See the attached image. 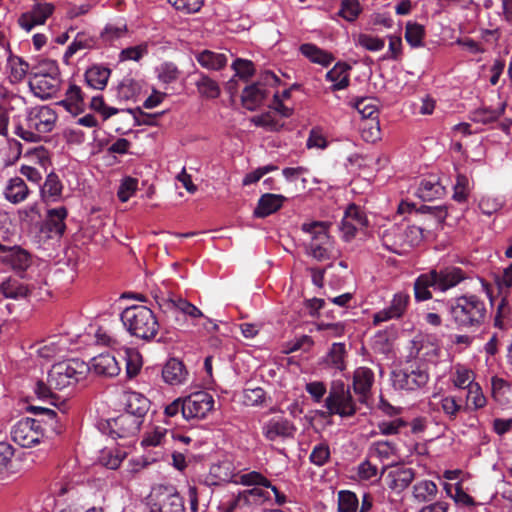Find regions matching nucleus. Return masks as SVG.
Masks as SVG:
<instances>
[{
  "instance_id": "12",
  "label": "nucleus",
  "mask_w": 512,
  "mask_h": 512,
  "mask_svg": "<svg viewBox=\"0 0 512 512\" xmlns=\"http://www.w3.org/2000/svg\"><path fill=\"white\" fill-rule=\"evenodd\" d=\"M155 299L159 308L165 313L179 311L192 319L204 317L199 308L180 296L169 293L167 296H155Z\"/></svg>"
},
{
  "instance_id": "39",
  "label": "nucleus",
  "mask_w": 512,
  "mask_h": 512,
  "mask_svg": "<svg viewBox=\"0 0 512 512\" xmlns=\"http://www.w3.org/2000/svg\"><path fill=\"white\" fill-rule=\"evenodd\" d=\"M96 45L97 39L94 36H91L85 32L77 33L74 40L67 47V50L64 54L65 62H68V59L71 58L77 52L82 50H91L95 48Z\"/></svg>"
},
{
  "instance_id": "26",
  "label": "nucleus",
  "mask_w": 512,
  "mask_h": 512,
  "mask_svg": "<svg viewBox=\"0 0 512 512\" xmlns=\"http://www.w3.org/2000/svg\"><path fill=\"white\" fill-rule=\"evenodd\" d=\"M150 408V401L144 395L138 392H128L125 394V413L135 416L143 423L144 417Z\"/></svg>"
},
{
  "instance_id": "42",
  "label": "nucleus",
  "mask_w": 512,
  "mask_h": 512,
  "mask_svg": "<svg viewBox=\"0 0 512 512\" xmlns=\"http://www.w3.org/2000/svg\"><path fill=\"white\" fill-rule=\"evenodd\" d=\"M198 63L209 70H221L227 64L225 54L216 53L210 50H203L196 55Z\"/></svg>"
},
{
  "instance_id": "46",
  "label": "nucleus",
  "mask_w": 512,
  "mask_h": 512,
  "mask_svg": "<svg viewBox=\"0 0 512 512\" xmlns=\"http://www.w3.org/2000/svg\"><path fill=\"white\" fill-rule=\"evenodd\" d=\"M349 67L346 64L337 63L331 70L326 73V79L332 82V91L344 89L349 84L348 78Z\"/></svg>"
},
{
  "instance_id": "1",
  "label": "nucleus",
  "mask_w": 512,
  "mask_h": 512,
  "mask_svg": "<svg viewBox=\"0 0 512 512\" xmlns=\"http://www.w3.org/2000/svg\"><path fill=\"white\" fill-rule=\"evenodd\" d=\"M449 320L461 331L479 329L487 318V307L484 300L475 294H463L447 303Z\"/></svg>"
},
{
  "instance_id": "40",
  "label": "nucleus",
  "mask_w": 512,
  "mask_h": 512,
  "mask_svg": "<svg viewBox=\"0 0 512 512\" xmlns=\"http://www.w3.org/2000/svg\"><path fill=\"white\" fill-rule=\"evenodd\" d=\"M331 223L325 221H313L302 224V231L311 235V242L329 244L330 236L328 230Z\"/></svg>"
},
{
  "instance_id": "14",
  "label": "nucleus",
  "mask_w": 512,
  "mask_h": 512,
  "mask_svg": "<svg viewBox=\"0 0 512 512\" xmlns=\"http://www.w3.org/2000/svg\"><path fill=\"white\" fill-rule=\"evenodd\" d=\"M109 427V433L113 438H129L134 437L140 430L142 422L126 414L125 412L116 418H113L107 422Z\"/></svg>"
},
{
  "instance_id": "13",
  "label": "nucleus",
  "mask_w": 512,
  "mask_h": 512,
  "mask_svg": "<svg viewBox=\"0 0 512 512\" xmlns=\"http://www.w3.org/2000/svg\"><path fill=\"white\" fill-rule=\"evenodd\" d=\"M230 482L240 483L245 486H262L264 489H270L274 494L275 504L283 506L287 503V496L278 489L277 486L273 485L272 482L258 471H251L239 476V479H234L232 476L228 479Z\"/></svg>"
},
{
  "instance_id": "61",
  "label": "nucleus",
  "mask_w": 512,
  "mask_h": 512,
  "mask_svg": "<svg viewBox=\"0 0 512 512\" xmlns=\"http://www.w3.org/2000/svg\"><path fill=\"white\" fill-rule=\"evenodd\" d=\"M494 281L500 294L507 293L512 287V263L502 273L496 274Z\"/></svg>"
},
{
  "instance_id": "48",
  "label": "nucleus",
  "mask_w": 512,
  "mask_h": 512,
  "mask_svg": "<svg viewBox=\"0 0 512 512\" xmlns=\"http://www.w3.org/2000/svg\"><path fill=\"white\" fill-rule=\"evenodd\" d=\"M35 421L41 422L43 435L45 434H60L62 432L61 418L58 417L54 410H45L44 415Z\"/></svg>"
},
{
  "instance_id": "25",
  "label": "nucleus",
  "mask_w": 512,
  "mask_h": 512,
  "mask_svg": "<svg viewBox=\"0 0 512 512\" xmlns=\"http://www.w3.org/2000/svg\"><path fill=\"white\" fill-rule=\"evenodd\" d=\"M34 288L33 285L24 284L17 278L8 277L0 283V294L6 299H25Z\"/></svg>"
},
{
  "instance_id": "59",
  "label": "nucleus",
  "mask_w": 512,
  "mask_h": 512,
  "mask_svg": "<svg viewBox=\"0 0 512 512\" xmlns=\"http://www.w3.org/2000/svg\"><path fill=\"white\" fill-rule=\"evenodd\" d=\"M311 463L316 466L325 465L330 459V448L326 443H319L314 446L309 456Z\"/></svg>"
},
{
  "instance_id": "50",
  "label": "nucleus",
  "mask_w": 512,
  "mask_h": 512,
  "mask_svg": "<svg viewBox=\"0 0 512 512\" xmlns=\"http://www.w3.org/2000/svg\"><path fill=\"white\" fill-rule=\"evenodd\" d=\"M60 75V70L56 61L51 59H42L37 64L31 66L29 78L50 77Z\"/></svg>"
},
{
  "instance_id": "6",
  "label": "nucleus",
  "mask_w": 512,
  "mask_h": 512,
  "mask_svg": "<svg viewBox=\"0 0 512 512\" xmlns=\"http://www.w3.org/2000/svg\"><path fill=\"white\" fill-rule=\"evenodd\" d=\"M325 407L330 415L351 417L356 413V403L351 395L349 386L340 380L331 383Z\"/></svg>"
},
{
  "instance_id": "35",
  "label": "nucleus",
  "mask_w": 512,
  "mask_h": 512,
  "mask_svg": "<svg viewBox=\"0 0 512 512\" xmlns=\"http://www.w3.org/2000/svg\"><path fill=\"white\" fill-rule=\"evenodd\" d=\"M68 350V339L64 336L52 337L38 349L40 357L50 359L61 356Z\"/></svg>"
},
{
  "instance_id": "10",
  "label": "nucleus",
  "mask_w": 512,
  "mask_h": 512,
  "mask_svg": "<svg viewBox=\"0 0 512 512\" xmlns=\"http://www.w3.org/2000/svg\"><path fill=\"white\" fill-rule=\"evenodd\" d=\"M185 419H205L214 408V398L206 391H197L184 397Z\"/></svg>"
},
{
  "instance_id": "32",
  "label": "nucleus",
  "mask_w": 512,
  "mask_h": 512,
  "mask_svg": "<svg viewBox=\"0 0 512 512\" xmlns=\"http://www.w3.org/2000/svg\"><path fill=\"white\" fill-rule=\"evenodd\" d=\"M111 70L102 65H93L85 71L84 78L88 88L103 90L108 83Z\"/></svg>"
},
{
  "instance_id": "16",
  "label": "nucleus",
  "mask_w": 512,
  "mask_h": 512,
  "mask_svg": "<svg viewBox=\"0 0 512 512\" xmlns=\"http://www.w3.org/2000/svg\"><path fill=\"white\" fill-rule=\"evenodd\" d=\"M53 11V4L37 3L32 7L31 11L25 12L19 17L18 24L21 28L29 32L35 26L43 25L52 15Z\"/></svg>"
},
{
  "instance_id": "2",
  "label": "nucleus",
  "mask_w": 512,
  "mask_h": 512,
  "mask_svg": "<svg viewBox=\"0 0 512 512\" xmlns=\"http://www.w3.org/2000/svg\"><path fill=\"white\" fill-rule=\"evenodd\" d=\"M121 321L130 335L145 341L153 340L160 327L153 311L142 305L125 308L121 313Z\"/></svg>"
},
{
  "instance_id": "51",
  "label": "nucleus",
  "mask_w": 512,
  "mask_h": 512,
  "mask_svg": "<svg viewBox=\"0 0 512 512\" xmlns=\"http://www.w3.org/2000/svg\"><path fill=\"white\" fill-rule=\"evenodd\" d=\"M467 407L477 410L483 408L486 405V397L484 396L482 389L478 383L469 382L467 385Z\"/></svg>"
},
{
  "instance_id": "43",
  "label": "nucleus",
  "mask_w": 512,
  "mask_h": 512,
  "mask_svg": "<svg viewBox=\"0 0 512 512\" xmlns=\"http://www.w3.org/2000/svg\"><path fill=\"white\" fill-rule=\"evenodd\" d=\"M410 296L406 292L396 293L386 308V321L401 318L407 310Z\"/></svg>"
},
{
  "instance_id": "21",
  "label": "nucleus",
  "mask_w": 512,
  "mask_h": 512,
  "mask_svg": "<svg viewBox=\"0 0 512 512\" xmlns=\"http://www.w3.org/2000/svg\"><path fill=\"white\" fill-rule=\"evenodd\" d=\"M86 96V93L80 86L76 84H70L65 92V98L57 102V105L62 106L73 116H77L83 113L86 109Z\"/></svg>"
},
{
  "instance_id": "63",
  "label": "nucleus",
  "mask_w": 512,
  "mask_h": 512,
  "mask_svg": "<svg viewBox=\"0 0 512 512\" xmlns=\"http://www.w3.org/2000/svg\"><path fill=\"white\" fill-rule=\"evenodd\" d=\"M83 509L80 498L71 497L65 500H57L52 512H81Z\"/></svg>"
},
{
  "instance_id": "5",
  "label": "nucleus",
  "mask_w": 512,
  "mask_h": 512,
  "mask_svg": "<svg viewBox=\"0 0 512 512\" xmlns=\"http://www.w3.org/2000/svg\"><path fill=\"white\" fill-rule=\"evenodd\" d=\"M89 371V365L79 358L61 361L51 367L48 383L54 389L62 390L85 379Z\"/></svg>"
},
{
  "instance_id": "8",
  "label": "nucleus",
  "mask_w": 512,
  "mask_h": 512,
  "mask_svg": "<svg viewBox=\"0 0 512 512\" xmlns=\"http://www.w3.org/2000/svg\"><path fill=\"white\" fill-rule=\"evenodd\" d=\"M41 422L35 421L34 418H23L19 420L11 430V437L15 443L21 447H32L40 443L44 437L41 430Z\"/></svg>"
},
{
  "instance_id": "38",
  "label": "nucleus",
  "mask_w": 512,
  "mask_h": 512,
  "mask_svg": "<svg viewBox=\"0 0 512 512\" xmlns=\"http://www.w3.org/2000/svg\"><path fill=\"white\" fill-rule=\"evenodd\" d=\"M9 81L13 84L20 83L31 72V66L22 57L10 56L8 58Z\"/></svg>"
},
{
  "instance_id": "56",
  "label": "nucleus",
  "mask_w": 512,
  "mask_h": 512,
  "mask_svg": "<svg viewBox=\"0 0 512 512\" xmlns=\"http://www.w3.org/2000/svg\"><path fill=\"white\" fill-rule=\"evenodd\" d=\"M358 499L351 491H340L338 494V512H356Z\"/></svg>"
},
{
  "instance_id": "4",
  "label": "nucleus",
  "mask_w": 512,
  "mask_h": 512,
  "mask_svg": "<svg viewBox=\"0 0 512 512\" xmlns=\"http://www.w3.org/2000/svg\"><path fill=\"white\" fill-rule=\"evenodd\" d=\"M57 120V114L48 106L35 107L27 116V128L18 125L14 133L29 143L41 141L43 134L53 130Z\"/></svg>"
},
{
  "instance_id": "19",
  "label": "nucleus",
  "mask_w": 512,
  "mask_h": 512,
  "mask_svg": "<svg viewBox=\"0 0 512 512\" xmlns=\"http://www.w3.org/2000/svg\"><path fill=\"white\" fill-rule=\"evenodd\" d=\"M62 80L60 75L29 78V87L35 96L41 99L52 98L61 89Z\"/></svg>"
},
{
  "instance_id": "9",
  "label": "nucleus",
  "mask_w": 512,
  "mask_h": 512,
  "mask_svg": "<svg viewBox=\"0 0 512 512\" xmlns=\"http://www.w3.org/2000/svg\"><path fill=\"white\" fill-rule=\"evenodd\" d=\"M429 272L434 280V291L439 292H447L464 280L472 278L469 272L452 265L431 269Z\"/></svg>"
},
{
  "instance_id": "58",
  "label": "nucleus",
  "mask_w": 512,
  "mask_h": 512,
  "mask_svg": "<svg viewBox=\"0 0 512 512\" xmlns=\"http://www.w3.org/2000/svg\"><path fill=\"white\" fill-rule=\"evenodd\" d=\"M168 3L184 14H193L200 11L204 0H168Z\"/></svg>"
},
{
  "instance_id": "44",
  "label": "nucleus",
  "mask_w": 512,
  "mask_h": 512,
  "mask_svg": "<svg viewBox=\"0 0 512 512\" xmlns=\"http://www.w3.org/2000/svg\"><path fill=\"white\" fill-rule=\"evenodd\" d=\"M505 108L506 103H502L497 109L481 107L471 112L470 119L475 123L490 124L497 121L504 114Z\"/></svg>"
},
{
  "instance_id": "49",
  "label": "nucleus",
  "mask_w": 512,
  "mask_h": 512,
  "mask_svg": "<svg viewBox=\"0 0 512 512\" xmlns=\"http://www.w3.org/2000/svg\"><path fill=\"white\" fill-rule=\"evenodd\" d=\"M195 85L199 94L203 97L214 99L220 95L218 83L203 73H200Z\"/></svg>"
},
{
  "instance_id": "33",
  "label": "nucleus",
  "mask_w": 512,
  "mask_h": 512,
  "mask_svg": "<svg viewBox=\"0 0 512 512\" xmlns=\"http://www.w3.org/2000/svg\"><path fill=\"white\" fill-rule=\"evenodd\" d=\"M238 495L244 507L262 506L271 501L270 493L262 486H254L251 489L243 490Z\"/></svg>"
},
{
  "instance_id": "36",
  "label": "nucleus",
  "mask_w": 512,
  "mask_h": 512,
  "mask_svg": "<svg viewBox=\"0 0 512 512\" xmlns=\"http://www.w3.org/2000/svg\"><path fill=\"white\" fill-rule=\"evenodd\" d=\"M303 56L308 58L311 62L319 64L323 67H328L334 60L331 53L319 48L315 44L305 43L299 48Z\"/></svg>"
},
{
  "instance_id": "60",
  "label": "nucleus",
  "mask_w": 512,
  "mask_h": 512,
  "mask_svg": "<svg viewBox=\"0 0 512 512\" xmlns=\"http://www.w3.org/2000/svg\"><path fill=\"white\" fill-rule=\"evenodd\" d=\"M360 13V6L357 0H342L339 15L347 21H354Z\"/></svg>"
},
{
  "instance_id": "62",
  "label": "nucleus",
  "mask_w": 512,
  "mask_h": 512,
  "mask_svg": "<svg viewBox=\"0 0 512 512\" xmlns=\"http://www.w3.org/2000/svg\"><path fill=\"white\" fill-rule=\"evenodd\" d=\"M138 93V86L132 79L123 80L117 87V97L120 100H131Z\"/></svg>"
},
{
  "instance_id": "34",
  "label": "nucleus",
  "mask_w": 512,
  "mask_h": 512,
  "mask_svg": "<svg viewBox=\"0 0 512 512\" xmlns=\"http://www.w3.org/2000/svg\"><path fill=\"white\" fill-rule=\"evenodd\" d=\"M28 195L29 189L21 177L16 176L9 179L4 190L6 200L13 204H18L23 202Z\"/></svg>"
},
{
  "instance_id": "45",
  "label": "nucleus",
  "mask_w": 512,
  "mask_h": 512,
  "mask_svg": "<svg viewBox=\"0 0 512 512\" xmlns=\"http://www.w3.org/2000/svg\"><path fill=\"white\" fill-rule=\"evenodd\" d=\"M62 190L63 185L58 175L51 172L47 175L46 180L41 187V195L44 199L57 201L61 198Z\"/></svg>"
},
{
  "instance_id": "53",
  "label": "nucleus",
  "mask_w": 512,
  "mask_h": 512,
  "mask_svg": "<svg viewBox=\"0 0 512 512\" xmlns=\"http://www.w3.org/2000/svg\"><path fill=\"white\" fill-rule=\"evenodd\" d=\"M425 28L419 23L408 22L405 29V39L412 47L423 46Z\"/></svg>"
},
{
  "instance_id": "29",
  "label": "nucleus",
  "mask_w": 512,
  "mask_h": 512,
  "mask_svg": "<svg viewBox=\"0 0 512 512\" xmlns=\"http://www.w3.org/2000/svg\"><path fill=\"white\" fill-rule=\"evenodd\" d=\"M416 194L423 201H432L441 198L445 194V187L440 183L437 176L431 175L421 180Z\"/></svg>"
},
{
  "instance_id": "55",
  "label": "nucleus",
  "mask_w": 512,
  "mask_h": 512,
  "mask_svg": "<svg viewBox=\"0 0 512 512\" xmlns=\"http://www.w3.org/2000/svg\"><path fill=\"white\" fill-rule=\"evenodd\" d=\"M256 126L263 127L269 131H279L284 124L277 120L270 112L254 116L251 120Z\"/></svg>"
},
{
  "instance_id": "30",
  "label": "nucleus",
  "mask_w": 512,
  "mask_h": 512,
  "mask_svg": "<svg viewBox=\"0 0 512 512\" xmlns=\"http://www.w3.org/2000/svg\"><path fill=\"white\" fill-rule=\"evenodd\" d=\"M374 382V374L371 369L359 367L354 371L353 389L359 395L360 401L364 402L370 393Z\"/></svg>"
},
{
  "instance_id": "22",
  "label": "nucleus",
  "mask_w": 512,
  "mask_h": 512,
  "mask_svg": "<svg viewBox=\"0 0 512 512\" xmlns=\"http://www.w3.org/2000/svg\"><path fill=\"white\" fill-rule=\"evenodd\" d=\"M381 444L377 443L371 447L368 453V458L358 466V476L361 480H372L376 478L378 473L380 476L384 474V466L378 469L377 462H382Z\"/></svg>"
},
{
  "instance_id": "64",
  "label": "nucleus",
  "mask_w": 512,
  "mask_h": 512,
  "mask_svg": "<svg viewBox=\"0 0 512 512\" xmlns=\"http://www.w3.org/2000/svg\"><path fill=\"white\" fill-rule=\"evenodd\" d=\"M328 146V141L321 129L318 127H314L310 130L309 136L306 142V147L308 149L317 148V149H325Z\"/></svg>"
},
{
  "instance_id": "17",
  "label": "nucleus",
  "mask_w": 512,
  "mask_h": 512,
  "mask_svg": "<svg viewBox=\"0 0 512 512\" xmlns=\"http://www.w3.org/2000/svg\"><path fill=\"white\" fill-rule=\"evenodd\" d=\"M367 219L363 212L354 204L346 209L341 221L340 230L345 241H350L355 237L358 229L365 227Z\"/></svg>"
},
{
  "instance_id": "28",
  "label": "nucleus",
  "mask_w": 512,
  "mask_h": 512,
  "mask_svg": "<svg viewBox=\"0 0 512 512\" xmlns=\"http://www.w3.org/2000/svg\"><path fill=\"white\" fill-rule=\"evenodd\" d=\"M67 215L68 212L64 206L49 209L44 221V229L54 236H62L66 230Z\"/></svg>"
},
{
  "instance_id": "11",
  "label": "nucleus",
  "mask_w": 512,
  "mask_h": 512,
  "mask_svg": "<svg viewBox=\"0 0 512 512\" xmlns=\"http://www.w3.org/2000/svg\"><path fill=\"white\" fill-rule=\"evenodd\" d=\"M296 431L295 424L284 416L272 417L262 427V433L268 441L292 439Z\"/></svg>"
},
{
  "instance_id": "3",
  "label": "nucleus",
  "mask_w": 512,
  "mask_h": 512,
  "mask_svg": "<svg viewBox=\"0 0 512 512\" xmlns=\"http://www.w3.org/2000/svg\"><path fill=\"white\" fill-rule=\"evenodd\" d=\"M428 366L421 361H406L390 373L391 385L395 390L413 392L422 389L429 382Z\"/></svg>"
},
{
  "instance_id": "20",
  "label": "nucleus",
  "mask_w": 512,
  "mask_h": 512,
  "mask_svg": "<svg viewBox=\"0 0 512 512\" xmlns=\"http://www.w3.org/2000/svg\"><path fill=\"white\" fill-rule=\"evenodd\" d=\"M346 358L347 350L345 344L333 343L320 363L324 369L336 374L346 369Z\"/></svg>"
},
{
  "instance_id": "37",
  "label": "nucleus",
  "mask_w": 512,
  "mask_h": 512,
  "mask_svg": "<svg viewBox=\"0 0 512 512\" xmlns=\"http://www.w3.org/2000/svg\"><path fill=\"white\" fill-rule=\"evenodd\" d=\"M434 290V280L430 272L420 274L414 281V298L416 302H423L432 299V292Z\"/></svg>"
},
{
  "instance_id": "7",
  "label": "nucleus",
  "mask_w": 512,
  "mask_h": 512,
  "mask_svg": "<svg viewBox=\"0 0 512 512\" xmlns=\"http://www.w3.org/2000/svg\"><path fill=\"white\" fill-rule=\"evenodd\" d=\"M353 107L358 113L365 119V122L361 127V136L367 141L374 143L381 140L382 132L379 121V110L372 98H361L357 99L353 104Z\"/></svg>"
},
{
  "instance_id": "24",
  "label": "nucleus",
  "mask_w": 512,
  "mask_h": 512,
  "mask_svg": "<svg viewBox=\"0 0 512 512\" xmlns=\"http://www.w3.org/2000/svg\"><path fill=\"white\" fill-rule=\"evenodd\" d=\"M150 512H185L182 497L177 492L160 493Z\"/></svg>"
},
{
  "instance_id": "31",
  "label": "nucleus",
  "mask_w": 512,
  "mask_h": 512,
  "mask_svg": "<svg viewBox=\"0 0 512 512\" xmlns=\"http://www.w3.org/2000/svg\"><path fill=\"white\" fill-rule=\"evenodd\" d=\"M185 365L178 359H169L162 369L163 380L170 385L182 384L187 377Z\"/></svg>"
},
{
  "instance_id": "15",
  "label": "nucleus",
  "mask_w": 512,
  "mask_h": 512,
  "mask_svg": "<svg viewBox=\"0 0 512 512\" xmlns=\"http://www.w3.org/2000/svg\"><path fill=\"white\" fill-rule=\"evenodd\" d=\"M386 470H388L386 485L397 494L406 489L415 476L413 469L403 464H386Z\"/></svg>"
},
{
  "instance_id": "18",
  "label": "nucleus",
  "mask_w": 512,
  "mask_h": 512,
  "mask_svg": "<svg viewBox=\"0 0 512 512\" xmlns=\"http://www.w3.org/2000/svg\"><path fill=\"white\" fill-rule=\"evenodd\" d=\"M0 261L15 271H24L30 266L31 257L18 246L7 247L0 243Z\"/></svg>"
},
{
  "instance_id": "41",
  "label": "nucleus",
  "mask_w": 512,
  "mask_h": 512,
  "mask_svg": "<svg viewBox=\"0 0 512 512\" xmlns=\"http://www.w3.org/2000/svg\"><path fill=\"white\" fill-rule=\"evenodd\" d=\"M265 97V91L260 88L259 83H255L243 90L241 101L246 109L253 111L262 103Z\"/></svg>"
},
{
  "instance_id": "23",
  "label": "nucleus",
  "mask_w": 512,
  "mask_h": 512,
  "mask_svg": "<svg viewBox=\"0 0 512 512\" xmlns=\"http://www.w3.org/2000/svg\"><path fill=\"white\" fill-rule=\"evenodd\" d=\"M88 365L90 370L103 377H115L121 371L118 361L110 353H101L93 357Z\"/></svg>"
},
{
  "instance_id": "54",
  "label": "nucleus",
  "mask_w": 512,
  "mask_h": 512,
  "mask_svg": "<svg viewBox=\"0 0 512 512\" xmlns=\"http://www.w3.org/2000/svg\"><path fill=\"white\" fill-rule=\"evenodd\" d=\"M453 195L452 198L458 203H464L467 201V198L470 193L469 188V179L466 175L458 174L456 177V182L453 187Z\"/></svg>"
},
{
  "instance_id": "27",
  "label": "nucleus",
  "mask_w": 512,
  "mask_h": 512,
  "mask_svg": "<svg viewBox=\"0 0 512 512\" xmlns=\"http://www.w3.org/2000/svg\"><path fill=\"white\" fill-rule=\"evenodd\" d=\"M286 197L280 194H263L258 200L257 206L253 211L256 218H265L277 212L283 206Z\"/></svg>"
},
{
  "instance_id": "52",
  "label": "nucleus",
  "mask_w": 512,
  "mask_h": 512,
  "mask_svg": "<svg viewBox=\"0 0 512 512\" xmlns=\"http://www.w3.org/2000/svg\"><path fill=\"white\" fill-rule=\"evenodd\" d=\"M510 312L509 304L506 300V297H503L498 304L496 314L494 316V327L499 329L502 333L508 330L510 327V321L508 318Z\"/></svg>"
},
{
  "instance_id": "57",
  "label": "nucleus",
  "mask_w": 512,
  "mask_h": 512,
  "mask_svg": "<svg viewBox=\"0 0 512 512\" xmlns=\"http://www.w3.org/2000/svg\"><path fill=\"white\" fill-rule=\"evenodd\" d=\"M126 375L128 378H134L140 372L142 362L139 353L127 349L125 351Z\"/></svg>"
},
{
  "instance_id": "47",
  "label": "nucleus",
  "mask_w": 512,
  "mask_h": 512,
  "mask_svg": "<svg viewBox=\"0 0 512 512\" xmlns=\"http://www.w3.org/2000/svg\"><path fill=\"white\" fill-rule=\"evenodd\" d=\"M438 492L437 485L431 480H422L413 486V496L419 502L432 501Z\"/></svg>"
}]
</instances>
